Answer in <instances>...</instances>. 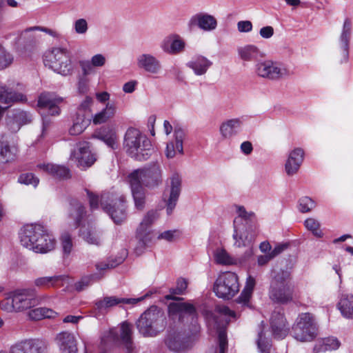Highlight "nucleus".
<instances>
[{"label": "nucleus", "mask_w": 353, "mask_h": 353, "mask_svg": "<svg viewBox=\"0 0 353 353\" xmlns=\"http://www.w3.org/2000/svg\"><path fill=\"white\" fill-rule=\"evenodd\" d=\"M126 154L137 161H145L152 154L151 141L139 130L129 128L126 130L123 143Z\"/></svg>", "instance_id": "1"}, {"label": "nucleus", "mask_w": 353, "mask_h": 353, "mask_svg": "<svg viewBox=\"0 0 353 353\" xmlns=\"http://www.w3.org/2000/svg\"><path fill=\"white\" fill-rule=\"evenodd\" d=\"M270 299L281 304L291 302L294 298V285L291 283V274L288 270L274 272L269 292Z\"/></svg>", "instance_id": "2"}, {"label": "nucleus", "mask_w": 353, "mask_h": 353, "mask_svg": "<svg viewBox=\"0 0 353 353\" xmlns=\"http://www.w3.org/2000/svg\"><path fill=\"white\" fill-rule=\"evenodd\" d=\"M38 303L33 288L19 289L6 294L0 307L8 312H21L32 308Z\"/></svg>", "instance_id": "3"}, {"label": "nucleus", "mask_w": 353, "mask_h": 353, "mask_svg": "<svg viewBox=\"0 0 353 353\" xmlns=\"http://www.w3.org/2000/svg\"><path fill=\"white\" fill-rule=\"evenodd\" d=\"M165 325L163 312L157 306H151L137 321V329L144 336H157L165 329Z\"/></svg>", "instance_id": "4"}, {"label": "nucleus", "mask_w": 353, "mask_h": 353, "mask_svg": "<svg viewBox=\"0 0 353 353\" xmlns=\"http://www.w3.org/2000/svg\"><path fill=\"white\" fill-rule=\"evenodd\" d=\"M43 63L46 67L63 76L70 75L74 70L70 52L65 48L54 47L47 50Z\"/></svg>", "instance_id": "5"}, {"label": "nucleus", "mask_w": 353, "mask_h": 353, "mask_svg": "<svg viewBox=\"0 0 353 353\" xmlns=\"http://www.w3.org/2000/svg\"><path fill=\"white\" fill-rule=\"evenodd\" d=\"M125 196L117 192H104L101 194L100 204L116 224H121L125 221Z\"/></svg>", "instance_id": "6"}, {"label": "nucleus", "mask_w": 353, "mask_h": 353, "mask_svg": "<svg viewBox=\"0 0 353 353\" xmlns=\"http://www.w3.org/2000/svg\"><path fill=\"white\" fill-rule=\"evenodd\" d=\"M295 339L301 342L312 341L318 334V325L314 315L309 312L301 313L292 327Z\"/></svg>", "instance_id": "7"}, {"label": "nucleus", "mask_w": 353, "mask_h": 353, "mask_svg": "<svg viewBox=\"0 0 353 353\" xmlns=\"http://www.w3.org/2000/svg\"><path fill=\"white\" fill-rule=\"evenodd\" d=\"M167 299H172L173 302L170 303L168 305V312L170 316L172 318H178L181 322L188 323V319H191V323L193 324L196 330V319H197V312L195 306L190 302L183 301L182 298L173 296L172 295H167L165 296Z\"/></svg>", "instance_id": "8"}, {"label": "nucleus", "mask_w": 353, "mask_h": 353, "mask_svg": "<svg viewBox=\"0 0 353 353\" xmlns=\"http://www.w3.org/2000/svg\"><path fill=\"white\" fill-rule=\"evenodd\" d=\"M130 178L139 181L145 188L154 189L163 182V170L159 163H154L143 169H137L129 174Z\"/></svg>", "instance_id": "9"}, {"label": "nucleus", "mask_w": 353, "mask_h": 353, "mask_svg": "<svg viewBox=\"0 0 353 353\" xmlns=\"http://www.w3.org/2000/svg\"><path fill=\"white\" fill-rule=\"evenodd\" d=\"M233 225L234 245L237 248L247 247L248 249L245 253V258L250 257L254 253L252 243L257 236L256 225H250L248 228L239 225V219H234Z\"/></svg>", "instance_id": "10"}, {"label": "nucleus", "mask_w": 353, "mask_h": 353, "mask_svg": "<svg viewBox=\"0 0 353 353\" xmlns=\"http://www.w3.org/2000/svg\"><path fill=\"white\" fill-rule=\"evenodd\" d=\"M239 290V279L234 272H228L219 275L214 283V292L219 298L230 299Z\"/></svg>", "instance_id": "11"}, {"label": "nucleus", "mask_w": 353, "mask_h": 353, "mask_svg": "<svg viewBox=\"0 0 353 353\" xmlns=\"http://www.w3.org/2000/svg\"><path fill=\"white\" fill-rule=\"evenodd\" d=\"M257 76L270 80H276L289 75V70L279 63L270 60L259 61L255 64Z\"/></svg>", "instance_id": "12"}, {"label": "nucleus", "mask_w": 353, "mask_h": 353, "mask_svg": "<svg viewBox=\"0 0 353 353\" xmlns=\"http://www.w3.org/2000/svg\"><path fill=\"white\" fill-rule=\"evenodd\" d=\"M151 292H147L145 295L137 299L121 298L115 296H107L103 299H97L94 302V310L99 314H105L112 307L123 304L134 305L145 298L150 296Z\"/></svg>", "instance_id": "13"}, {"label": "nucleus", "mask_w": 353, "mask_h": 353, "mask_svg": "<svg viewBox=\"0 0 353 353\" xmlns=\"http://www.w3.org/2000/svg\"><path fill=\"white\" fill-rule=\"evenodd\" d=\"M132 325L127 322H123L121 326L117 328L111 329L109 332L108 339L103 341H112L115 345H123L128 353L132 350Z\"/></svg>", "instance_id": "14"}, {"label": "nucleus", "mask_w": 353, "mask_h": 353, "mask_svg": "<svg viewBox=\"0 0 353 353\" xmlns=\"http://www.w3.org/2000/svg\"><path fill=\"white\" fill-rule=\"evenodd\" d=\"M70 159L74 161L78 167L88 168L96 161V157L90 150L88 142H79L71 152Z\"/></svg>", "instance_id": "15"}, {"label": "nucleus", "mask_w": 353, "mask_h": 353, "mask_svg": "<svg viewBox=\"0 0 353 353\" xmlns=\"http://www.w3.org/2000/svg\"><path fill=\"white\" fill-rule=\"evenodd\" d=\"M165 343L169 350L179 353L190 349L192 345V341L184 332L172 330L168 332Z\"/></svg>", "instance_id": "16"}, {"label": "nucleus", "mask_w": 353, "mask_h": 353, "mask_svg": "<svg viewBox=\"0 0 353 353\" xmlns=\"http://www.w3.org/2000/svg\"><path fill=\"white\" fill-rule=\"evenodd\" d=\"M43 231V226L40 224H28L24 225L19 232L20 243L24 248L32 250L37 245V239Z\"/></svg>", "instance_id": "17"}, {"label": "nucleus", "mask_w": 353, "mask_h": 353, "mask_svg": "<svg viewBox=\"0 0 353 353\" xmlns=\"http://www.w3.org/2000/svg\"><path fill=\"white\" fill-rule=\"evenodd\" d=\"M63 101V98L57 97L53 93H42L38 99V107L42 110L41 115L46 114L52 116L58 115L60 113L59 104Z\"/></svg>", "instance_id": "18"}, {"label": "nucleus", "mask_w": 353, "mask_h": 353, "mask_svg": "<svg viewBox=\"0 0 353 353\" xmlns=\"http://www.w3.org/2000/svg\"><path fill=\"white\" fill-rule=\"evenodd\" d=\"M217 25L216 19L213 15L205 12H199L193 15L188 23V26L190 30L197 27L205 32L214 30Z\"/></svg>", "instance_id": "19"}, {"label": "nucleus", "mask_w": 353, "mask_h": 353, "mask_svg": "<svg viewBox=\"0 0 353 353\" xmlns=\"http://www.w3.org/2000/svg\"><path fill=\"white\" fill-rule=\"evenodd\" d=\"M185 130L179 126H175L174 129V140L167 143L165 156L168 159L174 158L176 152L183 154V142L185 137Z\"/></svg>", "instance_id": "20"}, {"label": "nucleus", "mask_w": 353, "mask_h": 353, "mask_svg": "<svg viewBox=\"0 0 353 353\" xmlns=\"http://www.w3.org/2000/svg\"><path fill=\"white\" fill-rule=\"evenodd\" d=\"M270 326L274 338L282 339L289 332L286 319L281 311H274L270 318Z\"/></svg>", "instance_id": "21"}, {"label": "nucleus", "mask_w": 353, "mask_h": 353, "mask_svg": "<svg viewBox=\"0 0 353 353\" xmlns=\"http://www.w3.org/2000/svg\"><path fill=\"white\" fill-rule=\"evenodd\" d=\"M304 159V151L300 148L292 150L285 163V171L288 176L296 174Z\"/></svg>", "instance_id": "22"}, {"label": "nucleus", "mask_w": 353, "mask_h": 353, "mask_svg": "<svg viewBox=\"0 0 353 353\" xmlns=\"http://www.w3.org/2000/svg\"><path fill=\"white\" fill-rule=\"evenodd\" d=\"M169 196L166 200L167 213L171 214L176 206L181 190V179L177 174H174L170 179Z\"/></svg>", "instance_id": "23"}, {"label": "nucleus", "mask_w": 353, "mask_h": 353, "mask_svg": "<svg viewBox=\"0 0 353 353\" xmlns=\"http://www.w3.org/2000/svg\"><path fill=\"white\" fill-rule=\"evenodd\" d=\"M93 137L103 141L112 150H117L119 148V136L117 130L112 128H102L99 131L95 132Z\"/></svg>", "instance_id": "24"}, {"label": "nucleus", "mask_w": 353, "mask_h": 353, "mask_svg": "<svg viewBox=\"0 0 353 353\" xmlns=\"http://www.w3.org/2000/svg\"><path fill=\"white\" fill-rule=\"evenodd\" d=\"M27 97L22 92L14 90L12 88L0 83V103L9 107L14 103H24Z\"/></svg>", "instance_id": "25"}, {"label": "nucleus", "mask_w": 353, "mask_h": 353, "mask_svg": "<svg viewBox=\"0 0 353 353\" xmlns=\"http://www.w3.org/2000/svg\"><path fill=\"white\" fill-rule=\"evenodd\" d=\"M128 182L130 185L132 195L137 209L142 210L145 203V190L143 185L137 181L135 178H130L128 175Z\"/></svg>", "instance_id": "26"}, {"label": "nucleus", "mask_w": 353, "mask_h": 353, "mask_svg": "<svg viewBox=\"0 0 353 353\" xmlns=\"http://www.w3.org/2000/svg\"><path fill=\"white\" fill-rule=\"evenodd\" d=\"M352 21L350 19H345L342 31L339 37V48L342 54V61H347L349 57V43L352 34Z\"/></svg>", "instance_id": "27"}, {"label": "nucleus", "mask_w": 353, "mask_h": 353, "mask_svg": "<svg viewBox=\"0 0 353 353\" xmlns=\"http://www.w3.org/2000/svg\"><path fill=\"white\" fill-rule=\"evenodd\" d=\"M137 66L145 71L156 74L161 68V62L150 54H141L137 57Z\"/></svg>", "instance_id": "28"}, {"label": "nucleus", "mask_w": 353, "mask_h": 353, "mask_svg": "<svg viewBox=\"0 0 353 353\" xmlns=\"http://www.w3.org/2000/svg\"><path fill=\"white\" fill-rule=\"evenodd\" d=\"M32 120L31 114L26 111L17 110L12 117H8L6 123L10 130L12 132H17L21 125L30 123Z\"/></svg>", "instance_id": "29"}, {"label": "nucleus", "mask_w": 353, "mask_h": 353, "mask_svg": "<svg viewBox=\"0 0 353 353\" xmlns=\"http://www.w3.org/2000/svg\"><path fill=\"white\" fill-rule=\"evenodd\" d=\"M60 350L65 353H77V341L73 334L68 332L59 333L56 338Z\"/></svg>", "instance_id": "30"}, {"label": "nucleus", "mask_w": 353, "mask_h": 353, "mask_svg": "<svg viewBox=\"0 0 353 353\" xmlns=\"http://www.w3.org/2000/svg\"><path fill=\"white\" fill-rule=\"evenodd\" d=\"M212 65V62L202 55L194 56L187 63V66L197 76L205 74Z\"/></svg>", "instance_id": "31"}, {"label": "nucleus", "mask_w": 353, "mask_h": 353, "mask_svg": "<svg viewBox=\"0 0 353 353\" xmlns=\"http://www.w3.org/2000/svg\"><path fill=\"white\" fill-rule=\"evenodd\" d=\"M55 247V240L43 228L42 234L37 239V245H34L33 251L37 253H47L52 250Z\"/></svg>", "instance_id": "32"}, {"label": "nucleus", "mask_w": 353, "mask_h": 353, "mask_svg": "<svg viewBox=\"0 0 353 353\" xmlns=\"http://www.w3.org/2000/svg\"><path fill=\"white\" fill-rule=\"evenodd\" d=\"M37 167L56 179H66L70 177V170L63 165L52 163H43L39 164Z\"/></svg>", "instance_id": "33"}, {"label": "nucleus", "mask_w": 353, "mask_h": 353, "mask_svg": "<svg viewBox=\"0 0 353 353\" xmlns=\"http://www.w3.org/2000/svg\"><path fill=\"white\" fill-rule=\"evenodd\" d=\"M242 125L240 119L235 118L223 122L219 127V132L222 138L230 139L238 134L239 129Z\"/></svg>", "instance_id": "34"}, {"label": "nucleus", "mask_w": 353, "mask_h": 353, "mask_svg": "<svg viewBox=\"0 0 353 353\" xmlns=\"http://www.w3.org/2000/svg\"><path fill=\"white\" fill-rule=\"evenodd\" d=\"M67 280L65 275H54L51 276L38 277L34 280V285L38 288H49L63 285Z\"/></svg>", "instance_id": "35"}, {"label": "nucleus", "mask_w": 353, "mask_h": 353, "mask_svg": "<svg viewBox=\"0 0 353 353\" xmlns=\"http://www.w3.org/2000/svg\"><path fill=\"white\" fill-rule=\"evenodd\" d=\"M116 105L112 103H107L103 109L93 115L92 123L94 125L105 123L112 119L116 114Z\"/></svg>", "instance_id": "36"}, {"label": "nucleus", "mask_w": 353, "mask_h": 353, "mask_svg": "<svg viewBox=\"0 0 353 353\" xmlns=\"http://www.w3.org/2000/svg\"><path fill=\"white\" fill-rule=\"evenodd\" d=\"M19 150L12 144L7 141H0V163H7L14 161L17 157Z\"/></svg>", "instance_id": "37"}, {"label": "nucleus", "mask_w": 353, "mask_h": 353, "mask_svg": "<svg viewBox=\"0 0 353 353\" xmlns=\"http://www.w3.org/2000/svg\"><path fill=\"white\" fill-rule=\"evenodd\" d=\"M341 345L339 341L334 337H327L318 340L313 348V353L325 352L337 350Z\"/></svg>", "instance_id": "38"}, {"label": "nucleus", "mask_w": 353, "mask_h": 353, "mask_svg": "<svg viewBox=\"0 0 353 353\" xmlns=\"http://www.w3.org/2000/svg\"><path fill=\"white\" fill-rule=\"evenodd\" d=\"M137 245L134 246V252L137 255L141 254L149 243L152 241V234L145 232V230H140L137 229L136 232Z\"/></svg>", "instance_id": "39"}, {"label": "nucleus", "mask_w": 353, "mask_h": 353, "mask_svg": "<svg viewBox=\"0 0 353 353\" xmlns=\"http://www.w3.org/2000/svg\"><path fill=\"white\" fill-rule=\"evenodd\" d=\"M255 286V280L252 276H248L246 280L245 285L241 293L240 296L236 299V302L245 307H250V299L252 296L253 290Z\"/></svg>", "instance_id": "40"}, {"label": "nucleus", "mask_w": 353, "mask_h": 353, "mask_svg": "<svg viewBox=\"0 0 353 353\" xmlns=\"http://www.w3.org/2000/svg\"><path fill=\"white\" fill-rule=\"evenodd\" d=\"M341 314L347 319H353V295L343 294L338 303Z\"/></svg>", "instance_id": "41"}, {"label": "nucleus", "mask_w": 353, "mask_h": 353, "mask_svg": "<svg viewBox=\"0 0 353 353\" xmlns=\"http://www.w3.org/2000/svg\"><path fill=\"white\" fill-rule=\"evenodd\" d=\"M236 211L239 219V225L248 228L249 225H256L254 223L255 214L253 212H248L242 205H236Z\"/></svg>", "instance_id": "42"}, {"label": "nucleus", "mask_w": 353, "mask_h": 353, "mask_svg": "<svg viewBox=\"0 0 353 353\" xmlns=\"http://www.w3.org/2000/svg\"><path fill=\"white\" fill-rule=\"evenodd\" d=\"M81 236L88 244L99 246L102 244L101 232L95 228H87L81 230Z\"/></svg>", "instance_id": "43"}, {"label": "nucleus", "mask_w": 353, "mask_h": 353, "mask_svg": "<svg viewBox=\"0 0 353 353\" xmlns=\"http://www.w3.org/2000/svg\"><path fill=\"white\" fill-rule=\"evenodd\" d=\"M90 120L81 113L75 115L72 125L69 129V133L71 135L77 136L81 134L89 125Z\"/></svg>", "instance_id": "44"}, {"label": "nucleus", "mask_w": 353, "mask_h": 353, "mask_svg": "<svg viewBox=\"0 0 353 353\" xmlns=\"http://www.w3.org/2000/svg\"><path fill=\"white\" fill-rule=\"evenodd\" d=\"M240 58L245 61H252L256 59L260 54L258 48L254 45H247L238 48Z\"/></svg>", "instance_id": "45"}, {"label": "nucleus", "mask_w": 353, "mask_h": 353, "mask_svg": "<svg viewBox=\"0 0 353 353\" xmlns=\"http://www.w3.org/2000/svg\"><path fill=\"white\" fill-rule=\"evenodd\" d=\"M70 205V216L74 219L75 226L78 227L80 225L84 217L85 208L83 205L78 201H74Z\"/></svg>", "instance_id": "46"}, {"label": "nucleus", "mask_w": 353, "mask_h": 353, "mask_svg": "<svg viewBox=\"0 0 353 353\" xmlns=\"http://www.w3.org/2000/svg\"><path fill=\"white\" fill-rule=\"evenodd\" d=\"M57 313L47 307H37L29 312V316L31 319L39 321L45 318H54Z\"/></svg>", "instance_id": "47"}, {"label": "nucleus", "mask_w": 353, "mask_h": 353, "mask_svg": "<svg viewBox=\"0 0 353 353\" xmlns=\"http://www.w3.org/2000/svg\"><path fill=\"white\" fill-rule=\"evenodd\" d=\"M159 216V215L157 210L148 211L144 216L137 229L140 230H145V232L152 234L150 227L154 221L158 219Z\"/></svg>", "instance_id": "48"}, {"label": "nucleus", "mask_w": 353, "mask_h": 353, "mask_svg": "<svg viewBox=\"0 0 353 353\" xmlns=\"http://www.w3.org/2000/svg\"><path fill=\"white\" fill-rule=\"evenodd\" d=\"M60 244L63 256H68L74 248V241L72 235L68 232H64L60 236Z\"/></svg>", "instance_id": "49"}, {"label": "nucleus", "mask_w": 353, "mask_h": 353, "mask_svg": "<svg viewBox=\"0 0 353 353\" xmlns=\"http://www.w3.org/2000/svg\"><path fill=\"white\" fill-rule=\"evenodd\" d=\"M214 261L216 263L221 265H231L234 263V260L227 251L224 249L218 248L214 252Z\"/></svg>", "instance_id": "50"}, {"label": "nucleus", "mask_w": 353, "mask_h": 353, "mask_svg": "<svg viewBox=\"0 0 353 353\" xmlns=\"http://www.w3.org/2000/svg\"><path fill=\"white\" fill-rule=\"evenodd\" d=\"M260 331L258 334L257 346L260 353H270L271 344L263 334V322H261Z\"/></svg>", "instance_id": "51"}, {"label": "nucleus", "mask_w": 353, "mask_h": 353, "mask_svg": "<svg viewBox=\"0 0 353 353\" xmlns=\"http://www.w3.org/2000/svg\"><path fill=\"white\" fill-rule=\"evenodd\" d=\"M305 227L316 237H322L323 232L320 229V223L314 218H308L304 222Z\"/></svg>", "instance_id": "52"}, {"label": "nucleus", "mask_w": 353, "mask_h": 353, "mask_svg": "<svg viewBox=\"0 0 353 353\" xmlns=\"http://www.w3.org/2000/svg\"><path fill=\"white\" fill-rule=\"evenodd\" d=\"M315 207V201L308 196L301 197L299 200L298 209L302 213L309 212Z\"/></svg>", "instance_id": "53"}, {"label": "nucleus", "mask_w": 353, "mask_h": 353, "mask_svg": "<svg viewBox=\"0 0 353 353\" xmlns=\"http://www.w3.org/2000/svg\"><path fill=\"white\" fill-rule=\"evenodd\" d=\"M13 61L12 55L0 46V70L8 67Z\"/></svg>", "instance_id": "54"}, {"label": "nucleus", "mask_w": 353, "mask_h": 353, "mask_svg": "<svg viewBox=\"0 0 353 353\" xmlns=\"http://www.w3.org/2000/svg\"><path fill=\"white\" fill-rule=\"evenodd\" d=\"M18 182L25 185H32L35 188L39 184V179L32 173H25L19 176Z\"/></svg>", "instance_id": "55"}, {"label": "nucleus", "mask_w": 353, "mask_h": 353, "mask_svg": "<svg viewBox=\"0 0 353 353\" xmlns=\"http://www.w3.org/2000/svg\"><path fill=\"white\" fill-rule=\"evenodd\" d=\"M92 103V98L89 96H87L79 105L76 114H80L81 113L83 116H85L87 117L91 112L90 107Z\"/></svg>", "instance_id": "56"}, {"label": "nucleus", "mask_w": 353, "mask_h": 353, "mask_svg": "<svg viewBox=\"0 0 353 353\" xmlns=\"http://www.w3.org/2000/svg\"><path fill=\"white\" fill-rule=\"evenodd\" d=\"M171 54H177L183 51L185 43L178 34H174Z\"/></svg>", "instance_id": "57"}, {"label": "nucleus", "mask_w": 353, "mask_h": 353, "mask_svg": "<svg viewBox=\"0 0 353 353\" xmlns=\"http://www.w3.org/2000/svg\"><path fill=\"white\" fill-rule=\"evenodd\" d=\"M219 353H225L228 348V340L225 330L221 329L218 332Z\"/></svg>", "instance_id": "58"}, {"label": "nucleus", "mask_w": 353, "mask_h": 353, "mask_svg": "<svg viewBox=\"0 0 353 353\" xmlns=\"http://www.w3.org/2000/svg\"><path fill=\"white\" fill-rule=\"evenodd\" d=\"M74 29L77 34H84L88 30V24L85 19H79L74 22Z\"/></svg>", "instance_id": "59"}, {"label": "nucleus", "mask_w": 353, "mask_h": 353, "mask_svg": "<svg viewBox=\"0 0 353 353\" xmlns=\"http://www.w3.org/2000/svg\"><path fill=\"white\" fill-rule=\"evenodd\" d=\"M123 261L122 259H116L115 261L111 260L106 262H100L96 264V268L97 270H105L108 269H111L117 267L119 264H120Z\"/></svg>", "instance_id": "60"}, {"label": "nucleus", "mask_w": 353, "mask_h": 353, "mask_svg": "<svg viewBox=\"0 0 353 353\" xmlns=\"http://www.w3.org/2000/svg\"><path fill=\"white\" fill-rule=\"evenodd\" d=\"M94 275L85 276L81 278L80 281L77 282L74 285L75 289L77 291H82L91 285Z\"/></svg>", "instance_id": "61"}, {"label": "nucleus", "mask_w": 353, "mask_h": 353, "mask_svg": "<svg viewBox=\"0 0 353 353\" xmlns=\"http://www.w3.org/2000/svg\"><path fill=\"white\" fill-rule=\"evenodd\" d=\"M174 34H170L165 37L161 42L160 47L163 52L171 54V50L172 48Z\"/></svg>", "instance_id": "62"}, {"label": "nucleus", "mask_w": 353, "mask_h": 353, "mask_svg": "<svg viewBox=\"0 0 353 353\" xmlns=\"http://www.w3.org/2000/svg\"><path fill=\"white\" fill-rule=\"evenodd\" d=\"M179 236V232L176 230H167L160 233L157 239H164L167 241L171 242L176 239Z\"/></svg>", "instance_id": "63"}, {"label": "nucleus", "mask_w": 353, "mask_h": 353, "mask_svg": "<svg viewBox=\"0 0 353 353\" xmlns=\"http://www.w3.org/2000/svg\"><path fill=\"white\" fill-rule=\"evenodd\" d=\"M89 61L94 68H101L105 65L106 58L101 54H97L92 56Z\"/></svg>", "instance_id": "64"}]
</instances>
